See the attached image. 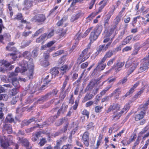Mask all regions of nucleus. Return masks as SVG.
<instances>
[{"instance_id": "obj_5", "label": "nucleus", "mask_w": 149, "mask_h": 149, "mask_svg": "<svg viewBox=\"0 0 149 149\" xmlns=\"http://www.w3.org/2000/svg\"><path fill=\"white\" fill-rule=\"evenodd\" d=\"M130 108V106L129 104H126L124 108L122 109L120 112L118 113L115 115L113 116V119L115 120H118L121 116L122 114L127 110H128Z\"/></svg>"}, {"instance_id": "obj_26", "label": "nucleus", "mask_w": 149, "mask_h": 149, "mask_svg": "<svg viewBox=\"0 0 149 149\" xmlns=\"http://www.w3.org/2000/svg\"><path fill=\"white\" fill-rule=\"evenodd\" d=\"M96 85V84L94 82L91 81L89 84L87 86L86 89L91 91L94 88Z\"/></svg>"}, {"instance_id": "obj_15", "label": "nucleus", "mask_w": 149, "mask_h": 149, "mask_svg": "<svg viewBox=\"0 0 149 149\" xmlns=\"http://www.w3.org/2000/svg\"><path fill=\"white\" fill-rule=\"evenodd\" d=\"M121 92V88H118L115 89L113 92L111 94L110 97H111L113 95H115V97L116 99H118L119 98V95Z\"/></svg>"}, {"instance_id": "obj_12", "label": "nucleus", "mask_w": 149, "mask_h": 149, "mask_svg": "<svg viewBox=\"0 0 149 149\" xmlns=\"http://www.w3.org/2000/svg\"><path fill=\"white\" fill-rule=\"evenodd\" d=\"M0 143L2 147H8L9 144L7 138L5 136H3L0 138Z\"/></svg>"}, {"instance_id": "obj_30", "label": "nucleus", "mask_w": 149, "mask_h": 149, "mask_svg": "<svg viewBox=\"0 0 149 149\" xmlns=\"http://www.w3.org/2000/svg\"><path fill=\"white\" fill-rule=\"evenodd\" d=\"M93 97L94 96L92 94L87 93L84 97L83 100L85 102L92 99Z\"/></svg>"}, {"instance_id": "obj_8", "label": "nucleus", "mask_w": 149, "mask_h": 149, "mask_svg": "<svg viewBox=\"0 0 149 149\" xmlns=\"http://www.w3.org/2000/svg\"><path fill=\"white\" fill-rule=\"evenodd\" d=\"M45 19V17L43 14H40L36 15L31 19L32 22H42Z\"/></svg>"}, {"instance_id": "obj_64", "label": "nucleus", "mask_w": 149, "mask_h": 149, "mask_svg": "<svg viewBox=\"0 0 149 149\" xmlns=\"http://www.w3.org/2000/svg\"><path fill=\"white\" fill-rule=\"evenodd\" d=\"M71 147V145L68 144L66 145H64L61 149H70Z\"/></svg>"}, {"instance_id": "obj_34", "label": "nucleus", "mask_w": 149, "mask_h": 149, "mask_svg": "<svg viewBox=\"0 0 149 149\" xmlns=\"http://www.w3.org/2000/svg\"><path fill=\"white\" fill-rule=\"evenodd\" d=\"M41 134L40 132H37L35 135H33L32 138V140L33 141H36L38 139V136H39Z\"/></svg>"}, {"instance_id": "obj_47", "label": "nucleus", "mask_w": 149, "mask_h": 149, "mask_svg": "<svg viewBox=\"0 0 149 149\" xmlns=\"http://www.w3.org/2000/svg\"><path fill=\"white\" fill-rule=\"evenodd\" d=\"M67 19V17H63L61 20L59 21L57 23V25L58 26H61L63 23L64 21H65Z\"/></svg>"}, {"instance_id": "obj_17", "label": "nucleus", "mask_w": 149, "mask_h": 149, "mask_svg": "<svg viewBox=\"0 0 149 149\" xmlns=\"http://www.w3.org/2000/svg\"><path fill=\"white\" fill-rule=\"evenodd\" d=\"M112 41L111 40L110 42H108L106 45H100L99 46L98 51L99 52H100L101 51L105 52L108 48L111 43Z\"/></svg>"}, {"instance_id": "obj_6", "label": "nucleus", "mask_w": 149, "mask_h": 149, "mask_svg": "<svg viewBox=\"0 0 149 149\" xmlns=\"http://www.w3.org/2000/svg\"><path fill=\"white\" fill-rule=\"evenodd\" d=\"M124 64V63L122 62H118L116 64H115L112 68L109 70L106 73H109L111 70L113 69L117 73L121 70V68L123 66Z\"/></svg>"}, {"instance_id": "obj_58", "label": "nucleus", "mask_w": 149, "mask_h": 149, "mask_svg": "<svg viewBox=\"0 0 149 149\" xmlns=\"http://www.w3.org/2000/svg\"><path fill=\"white\" fill-rule=\"evenodd\" d=\"M67 125H66V126H64L63 128L61 129V130H59L60 133H62L66 132L67 129Z\"/></svg>"}, {"instance_id": "obj_24", "label": "nucleus", "mask_w": 149, "mask_h": 149, "mask_svg": "<svg viewBox=\"0 0 149 149\" xmlns=\"http://www.w3.org/2000/svg\"><path fill=\"white\" fill-rule=\"evenodd\" d=\"M149 105V101L148 100L144 104L140 106L141 110H142L143 111L146 112V111L148 108L147 106Z\"/></svg>"}, {"instance_id": "obj_48", "label": "nucleus", "mask_w": 149, "mask_h": 149, "mask_svg": "<svg viewBox=\"0 0 149 149\" xmlns=\"http://www.w3.org/2000/svg\"><path fill=\"white\" fill-rule=\"evenodd\" d=\"M38 48H36L34 49L33 51L32 52V54L33 56V57H36L38 55Z\"/></svg>"}, {"instance_id": "obj_54", "label": "nucleus", "mask_w": 149, "mask_h": 149, "mask_svg": "<svg viewBox=\"0 0 149 149\" xmlns=\"http://www.w3.org/2000/svg\"><path fill=\"white\" fill-rule=\"evenodd\" d=\"M17 88H13L11 91V95H15L18 93Z\"/></svg>"}, {"instance_id": "obj_56", "label": "nucleus", "mask_w": 149, "mask_h": 149, "mask_svg": "<svg viewBox=\"0 0 149 149\" xmlns=\"http://www.w3.org/2000/svg\"><path fill=\"white\" fill-rule=\"evenodd\" d=\"M110 97V95L108 96H106L102 99V102H103L105 101H107L109 100V98Z\"/></svg>"}, {"instance_id": "obj_52", "label": "nucleus", "mask_w": 149, "mask_h": 149, "mask_svg": "<svg viewBox=\"0 0 149 149\" xmlns=\"http://www.w3.org/2000/svg\"><path fill=\"white\" fill-rule=\"evenodd\" d=\"M116 58L114 57L112 59L110 60L107 63L108 66H111L113 63L114 61H115Z\"/></svg>"}, {"instance_id": "obj_42", "label": "nucleus", "mask_w": 149, "mask_h": 149, "mask_svg": "<svg viewBox=\"0 0 149 149\" xmlns=\"http://www.w3.org/2000/svg\"><path fill=\"white\" fill-rule=\"evenodd\" d=\"M64 52L63 50H61L57 51L55 53L52 54V56L53 57H56L62 54Z\"/></svg>"}, {"instance_id": "obj_51", "label": "nucleus", "mask_w": 149, "mask_h": 149, "mask_svg": "<svg viewBox=\"0 0 149 149\" xmlns=\"http://www.w3.org/2000/svg\"><path fill=\"white\" fill-rule=\"evenodd\" d=\"M22 17L23 16L22 14L21 13H19L16 15V17H15L14 19L18 20H21L22 18Z\"/></svg>"}, {"instance_id": "obj_1", "label": "nucleus", "mask_w": 149, "mask_h": 149, "mask_svg": "<svg viewBox=\"0 0 149 149\" xmlns=\"http://www.w3.org/2000/svg\"><path fill=\"white\" fill-rule=\"evenodd\" d=\"M20 66L21 70H20L19 67H17L15 72H11L8 74L9 78L12 80L13 85L16 88H19L20 86L17 78L15 77L17 75V73L19 72L23 73L26 71L27 74L29 79H31L33 78L34 65L32 63L29 62L28 63L26 61L24 60L21 62Z\"/></svg>"}, {"instance_id": "obj_10", "label": "nucleus", "mask_w": 149, "mask_h": 149, "mask_svg": "<svg viewBox=\"0 0 149 149\" xmlns=\"http://www.w3.org/2000/svg\"><path fill=\"white\" fill-rule=\"evenodd\" d=\"M120 108V106L118 104L114 103L111 105L107 110V112L108 113L111 111H114L117 112L118 111Z\"/></svg>"}, {"instance_id": "obj_35", "label": "nucleus", "mask_w": 149, "mask_h": 149, "mask_svg": "<svg viewBox=\"0 0 149 149\" xmlns=\"http://www.w3.org/2000/svg\"><path fill=\"white\" fill-rule=\"evenodd\" d=\"M111 85H109L106 87L100 93L101 95H105V93L108 90L111 88Z\"/></svg>"}, {"instance_id": "obj_37", "label": "nucleus", "mask_w": 149, "mask_h": 149, "mask_svg": "<svg viewBox=\"0 0 149 149\" xmlns=\"http://www.w3.org/2000/svg\"><path fill=\"white\" fill-rule=\"evenodd\" d=\"M132 89L133 88H132L131 89H130L129 91L127 92L126 94L124 96H123L120 98V100H124L125 98L128 95H129L131 94L132 93Z\"/></svg>"}, {"instance_id": "obj_9", "label": "nucleus", "mask_w": 149, "mask_h": 149, "mask_svg": "<svg viewBox=\"0 0 149 149\" xmlns=\"http://www.w3.org/2000/svg\"><path fill=\"white\" fill-rule=\"evenodd\" d=\"M105 61H104L102 59L101 61L98 63L96 68L94 69L93 72H94L95 70L99 71L103 70L106 66V64L104 63Z\"/></svg>"}, {"instance_id": "obj_63", "label": "nucleus", "mask_w": 149, "mask_h": 149, "mask_svg": "<svg viewBox=\"0 0 149 149\" xmlns=\"http://www.w3.org/2000/svg\"><path fill=\"white\" fill-rule=\"evenodd\" d=\"M139 138H138V139L136 140L135 142L134 143V145L133 146L132 149H135L136 146L139 143Z\"/></svg>"}, {"instance_id": "obj_62", "label": "nucleus", "mask_w": 149, "mask_h": 149, "mask_svg": "<svg viewBox=\"0 0 149 149\" xmlns=\"http://www.w3.org/2000/svg\"><path fill=\"white\" fill-rule=\"evenodd\" d=\"M82 114L83 115H86L87 116V118H88L89 112L86 110L85 109L82 112Z\"/></svg>"}, {"instance_id": "obj_40", "label": "nucleus", "mask_w": 149, "mask_h": 149, "mask_svg": "<svg viewBox=\"0 0 149 149\" xmlns=\"http://www.w3.org/2000/svg\"><path fill=\"white\" fill-rule=\"evenodd\" d=\"M70 68H68L67 65H64L63 66L61 67V70L63 71V73L65 72L67 70H68L70 69Z\"/></svg>"}, {"instance_id": "obj_38", "label": "nucleus", "mask_w": 149, "mask_h": 149, "mask_svg": "<svg viewBox=\"0 0 149 149\" xmlns=\"http://www.w3.org/2000/svg\"><path fill=\"white\" fill-rule=\"evenodd\" d=\"M132 38L130 36L127 37L122 42L123 45H125L128 43L131 40Z\"/></svg>"}, {"instance_id": "obj_31", "label": "nucleus", "mask_w": 149, "mask_h": 149, "mask_svg": "<svg viewBox=\"0 0 149 149\" xmlns=\"http://www.w3.org/2000/svg\"><path fill=\"white\" fill-rule=\"evenodd\" d=\"M122 17L121 15L118 14L114 19V23L116 25H117L120 22Z\"/></svg>"}, {"instance_id": "obj_23", "label": "nucleus", "mask_w": 149, "mask_h": 149, "mask_svg": "<svg viewBox=\"0 0 149 149\" xmlns=\"http://www.w3.org/2000/svg\"><path fill=\"white\" fill-rule=\"evenodd\" d=\"M31 42L32 41L31 40L23 41L21 43V47L22 48H24L29 45Z\"/></svg>"}, {"instance_id": "obj_13", "label": "nucleus", "mask_w": 149, "mask_h": 149, "mask_svg": "<svg viewBox=\"0 0 149 149\" xmlns=\"http://www.w3.org/2000/svg\"><path fill=\"white\" fill-rule=\"evenodd\" d=\"M13 132L12 126L10 125L6 124L3 125V133L7 132L8 134H11Z\"/></svg>"}, {"instance_id": "obj_61", "label": "nucleus", "mask_w": 149, "mask_h": 149, "mask_svg": "<svg viewBox=\"0 0 149 149\" xmlns=\"http://www.w3.org/2000/svg\"><path fill=\"white\" fill-rule=\"evenodd\" d=\"M93 27H91L90 28L88 29L85 32L84 34L83 37H85L89 33L90 31L92 29Z\"/></svg>"}, {"instance_id": "obj_7", "label": "nucleus", "mask_w": 149, "mask_h": 149, "mask_svg": "<svg viewBox=\"0 0 149 149\" xmlns=\"http://www.w3.org/2000/svg\"><path fill=\"white\" fill-rule=\"evenodd\" d=\"M10 65V63L5 60L0 61V71L4 72L6 70L8 67Z\"/></svg>"}, {"instance_id": "obj_2", "label": "nucleus", "mask_w": 149, "mask_h": 149, "mask_svg": "<svg viewBox=\"0 0 149 149\" xmlns=\"http://www.w3.org/2000/svg\"><path fill=\"white\" fill-rule=\"evenodd\" d=\"M102 30L101 27L95 28L94 30L91 32L90 37L91 42L95 40L97 38L98 36L101 32Z\"/></svg>"}, {"instance_id": "obj_41", "label": "nucleus", "mask_w": 149, "mask_h": 149, "mask_svg": "<svg viewBox=\"0 0 149 149\" xmlns=\"http://www.w3.org/2000/svg\"><path fill=\"white\" fill-rule=\"evenodd\" d=\"M126 30L125 29H123L120 33V34L118 36V40H120L122 39L123 38L124 36Z\"/></svg>"}, {"instance_id": "obj_18", "label": "nucleus", "mask_w": 149, "mask_h": 149, "mask_svg": "<svg viewBox=\"0 0 149 149\" xmlns=\"http://www.w3.org/2000/svg\"><path fill=\"white\" fill-rule=\"evenodd\" d=\"M146 113V112L141 110L140 112L135 116V119L136 120H139L143 118Z\"/></svg>"}, {"instance_id": "obj_39", "label": "nucleus", "mask_w": 149, "mask_h": 149, "mask_svg": "<svg viewBox=\"0 0 149 149\" xmlns=\"http://www.w3.org/2000/svg\"><path fill=\"white\" fill-rule=\"evenodd\" d=\"M138 64L139 62H138L133 63L132 64V67L131 68V69H130V70L131 71V73L135 69Z\"/></svg>"}, {"instance_id": "obj_50", "label": "nucleus", "mask_w": 149, "mask_h": 149, "mask_svg": "<svg viewBox=\"0 0 149 149\" xmlns=\"http://www.w3.org/2000/svg\"><path fill=\"white\" fill-rule=\"evenodd\" d=\"M18 99L19 98L17 97H13L10 102L11 104H15L16 103Z\"/></svg>"}, {"instance_id": "obj_46", "label": "nucleus", "mask_w": 149, "mask_h": 149, "mask_svg": "<svg viewBox=\"0 0 149 149\" xmlns=\"http://www.w3.org/2000/svg\"><path fill=\"white\" fill-rule=\"evenodd\" d=\"M103 107L99 106H96L95 108V111L96 113H100L101 112Z\"/></svg>"}, {"instance_id": "obj_44", "label": "nucleus", "mask_w": 149, "mask_h": 149, "mask_svg": "<svg viewBox=\"0 0 149 149\" xmlns=\"http://www.w3.org/2000/svg\"><path fill=\"white\" fill-rule=\"evenodd\" d=\"M65 118H62L58 120L57 122L55 123L56 126H59L62 125L65 121Z\"/></svg>"}, {"instance_id": "obj_19", "label": "nucleus", "mask_w": 149, "mask_h": 149, "mask_svg": "<svg viewBox=\"0 0 149 149\" xmlns=\"http://www.w3.org/2000/svg\"><path fill=\"white\" fill-rule=\"evenodd\" d=\"M66 139V137L64 136L61 138L59 140H58L57 141V145L55 147V149H60V144L61 142L65 141Z\"/></svg>"}, {"instance_id": "obj_27", "label": "nucleus", "mask_w": 149, "mask_h": 149, "mask_svg": "<svg viewBox=\"0 0 149 149\" xmlns=\"http://www.w3.org/2000/svg\"><path fill=\"white\" fill-rule=\"evenodd\" d=\"M67 108V105L64 104H62L61 108L58 111L57 114L58 115H59L61 111H62L63 113H64L66 111Z\"/></svg>"}, {"instance_id": "obj_43", "label": "nucleus", "mask_w": 149, "mask_h": 149, "mask_svg": "<svg viewBox=\"0 0 149 149\" xmlns=\"http://www.w3.org/2000/svg\"><path fill=\"white\" fill-rule=\"evenodd\" d=\"M65 79L64 82L63 83V86L62 88V89L63 90L65 88L66 85L67 84L68 81L69 80V77L68 76H66L65 77Z\"/></svg>"}, {"instance_id": "obj_49", "label": "nucleus", "mask_w": 149, "mask_h": 149, "mask_svg": "<svg viewBox=\"0 0 149 149\" xmlns=\"http://www.w3.org/2000/svg\"><path fill=\"white\" fill-rule=\"evenodd\" d=\"M84 74V72H83L81 74V76L79 78L78 80L76 81L74 84H77V85L78 86L79 84V83L80 82V81L81 80V78L83 76V75Z\"/></svg>"}, {"instance_id": "obj_29", "label": "nucleus", "mask_w": 149, "mask_h": 149, "mask_svg": "<svg viewBox=\"0 0 149 149\" xmlns=\"http://www.w3.org/2000/svg\"><path fill=\"white\" fill-rule=\"evenodd\" d=\"M113 54L112 52L111 51H109L106 53V54L102 59L104 61H106L107 58L111 57L113 55Z\"/></svg>"}, {"instance_id": "obj_14", "label": "nucleus", "mask_w": 149, "mask_h": 149, "mask_svg": "<svg viewBox=\"0 0 149 149\" xmlns=\"http://www.w3.org/2000/svg\"><path fill=\"white\" fill-rule=\"evenodd\" d=\"M83 15V13L81 11H79L76 14L72 15L70 19L71 21L72 22H74L78 19Z\"/></svg>"}, {"instance_id": "obj_22", "label": "nucleus", "mask_w": 149, "mask_h": 149, "mask_svg": "<svg viewBox=\"0 0 149 149\" xmlns=\"http://www.w3.org/2000/svg\"><path fill=\"white\" fill-rule=\"evenodd\" d=\"M50 73L52 74L53 76L55 77L59 73L58 71V68L57 67H55L51 69Z\"/></svg>"}, {"instance_id": "obj_3", "label": "nucleus", "mask_w": 149, "mask_h": 149, "mask_svg": "<svg viewBox=\"0 0 149 149\" xmlns=\"http://www.w3.org/2000/svg\"><path fill=\"white\" fill-rule=\"evenodd\" d=\"M58 92V90L56 89H54L52 91L46 94L45 95L42 97L39 98L38 101H42L44 102L48 99L50 98L51 97L56 95Z\"/></svg>"}, {"instance_id": "obj_28", "label": "nucleus", "mask_w": 149, "mask_h": 149, "mask_svg": "<svg viewBox=\"0 0 149 149\" xmlns=\"http://www.w3.org/2000/svg\"><path fill=\"white\" fill-rule=\"evenodd\" d=\"M14 121V118H13L11 114H8L7 116L5 119V121L6 122H8L10 123H11L13 122Z\"/></svg>"}, {"instance_id": "obj_4", "label": "nucleus", "mask_w": 149, "mask_h": 149, "mask_svg": "<svg viewBox=\"0 0 149 149\" xmlns=\"http://www.w3.org/2000/svg\"><path fill=\"white\" fill-rule=\"evenodd\" d=\"M91 45V44L90 43L88 45V48L84 49L81 54L80 57L82 61H85L89 57V54L88 53V48H90Z\"/></svg>"}, {"instance_id": "obj_25", "label": "nucleus", "mask_w": 149, "mask_h": 149, "mask_svg": "<svg viewBox=\"0 0 149 149\" xmlns=\"http://www.w3.org/2000/svg\"><path fill=\"white\" fill-rule=\"evenodd\" d=\"M107 0H103L100 1L99 3V5H101V6L99 8V11L100 12L101 10L104 8V7L106 6L107 3Z\"/></svg>"}, {"instance_id": "obj_32", "label": "nucleus", "mask_w": 149, "mask_h": 149, "mask_svg": "<svg viewBox=\"0 0 149 149\" xmlns=\"http://www.w3.org/2000/svg\"><path fill=\"white\" fill-rule=\"evenodd\" d=\"M115 9V8H114L113 10L110 11L108 12V14L106 15V17L105 18V19L109 20V19H110L111 15L113 14V11Z\"/></svg>"}, {"instance_id": "obj_55", "label": "nucleus", "mask_w": 149, "mask_h": 149, "mask_svg": "<svg viewBox=\"0 0 149 149\" xmlns=\"http://www.w3.org/2000/svg\"><path fill=\"white\" fill-rule=\"evenodd\" d=\"M46 142V141L45 139L43 138L40 140V142L38 144L40 145V146H42Z\"/></svg>"}, {"instance_id": "obj_36", "label": "nucleus", "mask_w": 149, "mask_h": 149, "mask_svg": "<svg viewBox=\"0 0 149 149\" xmlns=\"http://www.w3.org/2000/svg\"><path fill=\"white\" fill-rule=\"evenodd\" d=\"M59 33H61L60 35L61 37H63L66 34V32L67 31L66 29H64L62 28H60L59 29Z\"/></svg>"}, {"instance_id": "obj_16", "label": "nucleus", "mask_w": 149, "mask_h": 149, "mask_svg": "<svg viewBox=\"0 0 149 149\" xmlns=\"http://www.w3.org/2000/svg\"><path fill=\"white\" fill-rule=\"evenodd\" d=\"M148 68V61L144 62L138 70V73H141L147 70Z\"/></svg>"}, {"instance_id": "obj_33", "label": "nucleus", "mask_w": 149, "mask_h": 149, "mask_svg": "<svg viewBox=\"0 0 149 149\" xmlns=\"http://www.w3.org/2000/svg\"><path fill=\"white\" fill-rule=\"evenodd\" d=\"M22 55L25 58L28 59H29L31 56V54L30 52L28 51H26L24 52Z\"/></svg>"}, {"instance_id": "obj_60", "label": "nucleus", "mask_w": 149, "mask_h": 149, "mask_svg": "<svg viewBox=\"0 0 149 149\" xmlns=\"http://www.w3.org/2000/svg\"><path fill=\"white\" fill-rule=\"evenodd\" d=\"M30 123V121L29 120H25L23 121L22 123V125H28Z\"/></svg>"}, {"instance_id": "obj_53", "label": "nucleus", "mask_w": 149, "mask_h": 149, "mask_svg": "<svg viewBox=\"0 0 149 149\" xmlns=\"http://www.w3.org/2000/svg\"><path fill=\"white\" fill-rule=\"evenodd\" d=\"M41 64L43 66L46 67L49 65V63L47 60H45L44 61H41Z\"/></svg>"}, {"instance_id": "obj_57", "label": "nucleus", "mask_w": 149, "mask_h": 149, "mask_svg": "<svg viewBox=\"0 0 149 149\" xmlns=\"http://www.w3.org/2000/svg\"><path fill=\"white\" fill-rule=\"evenodd\" d=\"M31 31H24L22 33V35L23 36L26 37L28 36L29 34H31Z\"/></svg>"}, {"instance_id": "obj_21", "label": "nucleus", "mask_w": 149, "mask_h": 149, "mask_svg": "<svg viewBox=\"0 0 149 149\" xmlns=\"http://www.w3.org/2000/svg\"><path fill=\"white\" fill-rule=\"evenodd\" d=\"M19 141L20 142H22L24 146L26 147L27 148L29 146V142L26 139H23V138H21L19 137Z\"/></svg>"}, {"instance_id": "obj_45", "label": "nucleus", "mask_w": 149, "mask_h": 149, "mask_svg": "<svg viewBox=\"0 0 149 149\" xmlns=\"http://www.w3.org/2000/svg\"><path fill=\"white\" fill-rule=\"evenodd\" d=\"M44 31L43 28H41L37 31L33 35V37L38 36L40 33H42Z\"/></svg>"}, {"instance_id": "obj_11", "label": "nucleus", "mask_w": 149, "mask_h": 149, "mask_svg": "<svg viewBox=\"0 0 149 149\" xmlns=\"http://www.w3.org/2000/svg\"><path fill=\"white\" fill-rule=\"evenodd\" d=\"M83 142L86 146H88L89 145V134L87 132H85L82 136Z\"/></svg>"}, {"instance_id": "obj_20", "label": "nucleus", "mask_w": 149, "mask_h": 149, "mask_svg": "<svg viewBox=\"0 0 149 149\" xmlns=\"http://www.w3.org/2000/svg\"><path fill=\"white\" fill-rule=\"evenodd\" d=\"M33 1H32L25 0L24 1L25 8L27 9H29L33 6Z\"/></svg>"}, {"instance_id": "obj_59", "label": "nucleus", "mask_w": 149, "mask_h": 149, "mask_svg": "<svg viewBox=\"0 0 149 149\" xmlns=\"http://www.w3.org/2000/svg\"><path fill=\"white\" fill-rule=\"evenodd\" d=\"M148 128L147 127H146L143 128L142 130L140 132V134H145L146 132L148 130Z\"/></svg>"}]
</instances>
